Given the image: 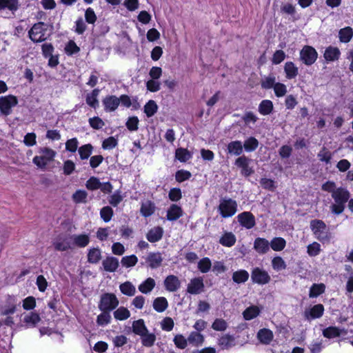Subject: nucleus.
<instances>
[{
  "label": "nucleus",
  "instance_id": "1",
  "mask_svg": "<svg viewBox=\"0 0 353 353\" xmlns=\"http://www.w3.org/2000/svg\"><path fill=\"white\" fill-rule=\"evenodd\" d=\"M332 197L334 201V203L330 205L332 213L336 215L342 214L346 203L350 201V192L345 188H339L332 194Z\"/></svg>",
  "mask_w": 353,
  "mask_h": 353
},
{
  "label": "nucleus",
  "instance_id": "2",
  "mask_svg": "<svg viewBox=\"0 0 353 353\" xmlns=\"http://www.w3.org/2000/svg\"><path fill=\"white\" fill-rule=\"evenodd\" d=\"M310 227L315 238L321 242L329 241L331 233L326 224L320 219H313L310 223Z\"/></svg>",
  "mask_w": 353,
  "mask_h": 353
},
{
  "label": "nucleus",
  "instance_id": "3",
  "mask_svg": "<svg viewBox=\"0 0 353 353\" xmlns=\"http://www.w3.org/2000/svg\"><path fill=\"white\" fill-rule=\"evenodd\" d=\"M39 152L41 154V156H35L32 162L38 168L41 169H46L48 163L54 160L56 156V152L49 148H41L39 149Z\"/></svg>",
  "mask_w": 353,
  "mask_h": 353
},
{
  "label": "nucleus",
  "instance_id": "4",
  "mask_svg": "<svg viewBox=\"0 0 353 353\" xmlns=\"http://www.w3.org/2000/svg\"><path fill=\"white\" fill-rule=\"evenodd\" d=\"M119 300L113 293H104L101 296L99 303V309L101 311L111 312L119 305Z\"/></svg>",
  "mask_w": 353,
  "mask_h": 353
},
{
  "label": "nucleus",
  "instance_id": "5",
  "mask_svg": "<svg viewBox=\"0 0 353 353\" xmlns=\"http://www.w3.org/2000/svg\"><path fill=\"white\" fill-rule=\"evenodd\" d=\"M218 210L223 218L232 216L237 211V203L232 199H223L220 201Z\"/></svg>",
  "mask_w": 353,
  "mask_h": 353
},
{
  "label": "nucleus",
  "instance_id": "6",
  "mask_svg": "<svg viewBox=\"0 0 353 353\" xmlns=\"http://www.w3.org/2000/svg\"><path fill=\"white\" fill-rule=\"evenodd\" d=\"M46 26L43 22L34 23L28 32L29 38L34 43L44 41L47 39L46 37Z\"/></svg>",
  "mask_w": 353,
  "mask_h": 353
},
{
  "label": "nucleus",
  "instance_id": "7",
  "mask_svg": "<svg viewBox=\"0 0 353 353\" xmlns=\"http://www.w3.org/2000/svg\"><path fill=\"white\" fill-rule=\"evenodd\" d=\"M18 103L16 97L13 95H8L0 97V111L1 112L8 116L11 114V109L14 107Z\"/></svg>",
  "mask_w": 353,
  "mask_h": 353
},
{
  "label": "nucleus",
  "instance_id": "8",
  "mask_svg": "<svg viewBox=\"0 0 353 353\" xmlns=\"http://www.w3.org/2000/svg\"><path fill=\"white\" fill-rule=\"evenodd\" d=\"M316 50L309 46H305L300 52L301 60L307 65L313 64L317 59Z\"/></svg>",
  "mask_w": 353,
  "mask_h": 353
},
{
  "label": "nucleus",
  "instance_id": "9",
  "mask_svg": "<svg viewBox=\"0 0 353 353\" xmlns=\"http://www.w3.org/2000/svg\"><path fill=\"white\" fill-rule=\"evenodd\" d=\"M251 279L254 283L265 285L270 281L271 278L265 270L259 268H255L251 272Z\"/></svg>",
  "mask_w": 353,
  "mask_h": 353
},
{
  "label": "nucleus",
  "instance_id": "10",
  "mask_svg": "<svg viewBox=\"0 0 353 353\" xmlns=\"http://www.w3.org/2000/svg\"><path fill=\"white\" fill-rule=\"evenodd\" d=\"M324 310L323 305L321 303L316 304L310 308L305 309L303 312V316L305 319L310 321L311 320L321 318L323 315Z\"/></svg>",
  "mask_w": 353,
  "mask_h": 353
},
{
  "label": "nucleus",
  "instance_id": "11",
  "mask_svg": "<svg viewBox=\"0 0 353 353\" xmlns=\"http://www.w3.org/2000/svg\"><path fill=\"white\" fill-rule=\"evenodd\" d=\"M250 161L251 159L245 155L241 156L235 160V165L241 168V173L245 176H249L254 172L252 168L249 166Z\"/></svg>",
  "mask_w": 353,
  "mask_h": 353
},
{
  "label": "nucleus",
  "instance_id": "12",
  "mask_svg": "<svg viewBox=\"0 0 353 353\" xmlns=\"http://www.w3.org/2000/svg\"><path fill=\"white\" fill-rule=\"evenodd\" d=\"M240 225L246 229H251L256 225L254 216L250 212H243L237 216Z\"/></svg>",
  "mask_w": 353,
  "mask_h": 353
},
{
  "label": "nucleus",
  "instance_id": "13",
  "mask_svg": "<svg viewBox=\"0 0 353 353\" xmlns=\"http://www.w3.org/2000/svg\"><path fill=\"white\" fill-rule=\"evenodd\" d=\"M204 284L201 277L194 278L190 280L187 287V292L191 294H198L203 291Z\"/></svg>",
  "mask_w": 353,
  "mask_h": 353
},
{
  "label": "nucleus",
  "instance_id": "14",
  "mask_svg": "<svg viewBox=\"0 0 353 353\" xmlns=\"http://www.w3.org/2000/svg\"><path fill=\"white\" fill-rule=\"evenodd\" d=\"M254 249L259 254H265L270 250V242L265 238L257 237L254 241Z\"/></svg>",
  "mask_w": 353,
  "mask_h": 353
},
{
  "label": "nucleus",
  "instance_id": "15",
  "mask_svg": "<svg viewBox=\"0 0 353 353\" xmlns=\"http://www.w3.org/2000/svg\"><path fill=\"white\" fill-rule=\"evenodd\" d=\"M164 285L165 289L169 292H176L181 286V282L179 278L174 275H169L164 280Z\"/></svg>",
  "mask_w": 353,
  "mask_h": 353
},
{
  "label": "nucleus",
  "instance_id": "16",
  "mask_svg": "<svg viewBox=\"0 0 353 353\" xmlns=\"http://www.w3.org/2000/svg\"><path fill=\"white\" fill-rule=\"evenodd\" d=\"M103 104L106 112L114 111L120 104V100L114 95H110L103 99Z\"/></svg>",
  "mask_w": 353,
  "mask_h": 353
},
{
  "label": "nucleus",
  "instance_id": "17",
  "mask_svg": "<svg viewBox=\"0 0 353 353\" xmlns=\"http://www.w3.org/2000/svg\"><path fill=\"white\" fill-rule=\"evenodd\" d=\"M256 337L261 343L269 345L273 340L274 334L270 330L262 328L258 331Z\"/></svg>",
  "mask_w": 353,
  "mask_h": 353
},
{
  "label": "nucleus",
  "instance_id": "18",
  "mask_svg": "<svg viewBox=\"0 0 353 353\" xmlns=\"http://www.w3.org/2000/svg\"><path fill=\"white\" fill-rule=\"evenodd\" d=\"M102 265L105 271L108 272H114L119 266V262L117 258L114 256H107L103 261Z\"/></svg>",
  "mask_w": 353,
  "mask_h": 353
},
{
  "label": "nucleus",
  "instance_id": "19",
  "mask_svg": "<svg viewBox=\"0 0 353 353\" xmlns=\"http://www.w3.org/2000/svg\"><path fill=\"white\" fill-rule=\"evenodd\" d=\"M163 258L160 252H150L146 258V262L152 269H155L161 265Z\"/></svg>",
  "mask_w": 353,
  "mask_h": 353
},
{
  "label": "nucleus",
  "instance_id": "20",
  "mask_svg": "<svg viewBox=\"0 0 353 353\" xmlns=\"http://www.w3.org/2000/svg\"><path fill=\"white\" fill-rule=\"evenodd\" d=\"M163 230L161 227L157 226L150 229L146 234V238L150 243H156L161 239Z\"/></svg>",
  "mask_w": 353,
  "mask_h": 353
},
{
  "label": "nucleus",
  "instance_id": "21",
  "mask_svg": "<svg viewBox=\"0 0 353 353\" xmlns=\"http://www.w3.org/2000/svg\"><path fill=\"white\" fill-rule=\"evenodd\" d=\"M7 305L2 310L1 314L3 316L14 314L17 307V299L15 296L8 295L6 301Z\"/></svg>",
  "mask_w": 353,
  "mask_h": 353
},
{
  "label": "nucleus",
  "instance_id": "22",
  "mask_svg": "<svg viewBox=\"0 0 353 353\" xmlns=\"http://www.w3.org/2000/svg\"><path fill=\"white\" fill-rule=\"evenodd\" d=\"M52 245L57 251H66L71 249L70 242L68 238L59 236L55 241H53Z\"/></svg>",
  "mask_w": 353,
  "mask_h": 353
},
{
  "label": "nucleus",
  "instance_id": "23",
  "mask_svg": "<svg viewBox=\"0 0 353 353\" xmlns=\"http://www.w3.org/2000/svg\"><path fill=\"white\" fill-rule=\"evenodd\" d=\"M227 150L228 154L239 156L243 151L242 143L240 141H231L227 145Z\"/></svg>",
  "mask_w": 353,
  "mask_h": 353
},
{
  "label": "nucleus",
  "instance_id": "24",
  "mask_svg": "<svg viewBox=\"0 0 353 353\" xmlns=\"http://www.w3.org/2000/svg\"><path fill=\"white\" fill-rule=\"evenodd\" d=\"M341 52L338 48L329 46L324 52V58L327 61H334L339 59Z\"/></svg>",
  "mask_w": 353,
  "mask_h": 353
},
{
  "label": "nucleus",
  "instance_id": "25",
  "mask_svg": "<svg viewBox=\"0 0 353 353\" xmlns=\"http://www.w3.org/2000/svg\"><path fill=\"white\" fill-rule=\"evenodd\" d=\"M236 239L232 232H225L219 239V243L225 247H232L236 243Z\"/></svg>",
  "mask_w": 353,
  "mask_h": 353
},
{
  "label": "nucleus",
  "instance_id": "26",
  "mask_svg": "<svg viewBox=\"0 0 353 353\" xmlns=\"http://www.w3.org/2000/svg\"><path fill=\"white\" fill-rule=\"evenodd\" d=\"M234 337L230 334H225L220 337L218 345L222 350H228L234 345Z\"/></svg>",
  "mask_w": 353,
  "mask_h": 353
},
{
  "label": "nucleus",
  "instance_id": "27",
  "mask_svg": "<svg viewBox=\"0 0 353 353\" xmlns=\"http://www.w3.org/2000/svg\"><path fill=\"white\" fill-rule=\"evenodd\" d=\"M182 216V209L176 204H172L167 212V219L169 221H176Z\"/></svg>",
  "mask_w": 353,
  "mask_h": 353
},
{
  "label": "nucleus",
  "instance_id": "28",
  "mask_svg": "<svg viewBox=\"0 0 353 353\" xmlns=\"http://www.w3.org/2000/svg\"><path fill=\"white\" fill-rule=\"evenodd\" d=\"M70 238L73 239L74 244L79 248H85L90 243V237L88 234H74Z\"/></svg>",
  "mask_w": 353,
  "mask_h": 353
},
{
  "label": "nucleus",
  "instance_id": "29",
  "mask_svg": "<svg viewBox=\"0 0 353 353\" xmlns=\"http://www.w3.org/2000/svg\"><path fill=\"white\" fill-rule=\"evenodd\" d=\"M19 8V0H0V10L7 8L14 13Z\"/></svg>",
  "mask_w": 353,
  "mask_h": 353
},
{
  "label": "nucleus",
  "instance_id": "30",
  "mask_svg": "<svg viewBox=\"0 0 353 353\" xmlns=\"http://www.w3.org/2000/svg\"><path fill=\"white\" fill-rule=\"evenodd\" d=\"M274 109L273 103L270 100H263L259 105L258 110L262 115L270 114Z\"/></svg>",
  "mask_w": 353,
  "mask_h": 353
},
{
  "label": "nucleus",
  "instance_id": "31",
  "mask_svg": "<svg viewBox=\"0 0 353 353\" xmlns=\"http://www.w3.org/2000/svg\"><path fill=\"white\" fill-rule=\"evenodd\" d=\"M284 71L286 74L285 77L288 79L295 78L299 73L298 68L292 61H288L285 63Z\"/></svg>",
  "mask_w": 353,
  "mask_h": 353
},
{
  "label": "nucleus",
  "instance_id": "32",
  "mask_svg": "<svg viewBox=\"0 0 353 353\" xmlns=\"http://www.w3.org/2000/svg\"><path fill=\"white\" fill-rule=\"evenodd\" d=\"M249 279V273L245 270H240L233 272L232 281L237 283H245Z\"/></svg>",
  "mask_w": 353,
  "mask_h": 353
},
{
  "label": "nucleus",
  "instance_id": "33",
  "mask_svg": "<svg viewBox=\"0 0 353 353\" xmlns=\"http://www.w3.org/2000/svg\"><path fill=\"white\" fill-rule=\"evenodd\" d=\"M353 37V30L351 27L347 26L341 28L339 32V38L341 42L347 43Z\"/></svg>",
  "mask_w": 353,
  "mask_h": 353
},
{
  "label": "nucleus",
  "instance_id": "34",
  "mask_svg": "<svg viewBox=\"0 0 353 353\" xmlns=\"http://www.w3.org/2000/svg\"><path fill=\"white\" fill-rule=\"evenodd\" d=\"M122 294L128 296H132L136 293V288L130 281H125L119 285Z\"/></svg>",
  "mask_w": 353,
  "mask_h": 353
},
{
  "label": "nucleus",
  "instance_id": "35",
  "mask_svg": "<svg viewBox=\"0 0 353 353\" xmlns=\"http://www.w3.org/2000/svg\"><path fill=\"white\" fill-rule=\"evenodd\" d=\"M40 320V316L37 313L30 312L24 316L23 321L28 327H34Z\"/></svg>",
  "mask_w": 353,
  "mask_h": 353
},
{
  "label": "nucleus",
  "instance_id": "36",
  "mask_svg": "<svg viewBox=\"0 0 353 353\" xmlns=\"http://www.w3.org/2000/svg\"><path fill=\"white\" fill-rule=\"evenodd\" d=\"M152 305L155 311L157 312H163L167 309L168 303L165 297L161 296L156 298L153 301Z\"/></svg>",
  "mask_w": 353,
  "mask_h": 353
},
{
  "label": "nucleus",
  "instance_id": "37",
  "mask_svg": "<svg viewBox=\"0 0 353 353\" xmlns=\"http://www.w3.org/2000/svg\"><path fill=\"white\" fill-rule=\"evenodd\" d=\"M154 210L155 205L152 201H146L142 203L141 207V213L143 216L148 217L151 216L154 212Z\"/></svg>",
  "mask_w": 353,
  "mask_h": 353
},
{
  "label": "nucleus",
  "instance_id": "38",
  "mask_svg": "<svg viewBox=\"0 0 353 353\" xmlns=\"http://www.w3.org/2000/svg\"><path fill=\"white\" fill-rule=\"evenodd\" d=\"M132 331L139 336H142L145 332H148L144 321L143 319L134 321L132 323Z\"/></svg>",
  "mask_w": 353,
  "mask_h": 353
},
{
  "label": "nucleus",
  "instance_id": "39",
  "mask_svg": "<svg viewBox=\"0 0 353 353\" xmlns=\"http://www.w3.org/2000/svg\"><path fill=\"white\" fill-rule=\"evenodd\" d=\"M192 157V153L185 148H179L175 151V158L180 162H186L191 159Z\"/></svg>",
  "mask_w": 353,
  "mask_h": 353
},
{
  "label": "nucleus",
  "instance_id": "40",
  "mask_svg": "<svg viewBox=\"0 0 353 353\" xmlns=\"http://www.w3.org/2000/svg\"><path fill=\"white\" fill-rule=\"evenodd\" d=\"M188 342L196 347L201 345L204 342L203 334L197 332H192L188 337Z\"/></svg>",
  "mask_w": 353,
  "mask_h": 353
},
{
  "label": "nucleus",
  "instance_id": "41",
  "mask_svg": "<svg viewBox=\"0 0 353 353\" xmlns=\"http://www.w3.org/2000/svg\"><path fill=\"white\" fill-rule=\"evenodd\" d=\"M259 144V141L255 137H250L244 141L243 148H244L246 152H253L258 148Z\"/></svg>",
  "mask_w": 353,
  "mask_h": 353
},
{
  "label": "nucleus",
  "instance_id": "42",
  "mask_svg": "<svg viewBox=\"0 0 353 353\" xmlns=\"http://www.w3.org/2000/svg\"><path fill=\"white\" fill-rule=\"evenodd\" d=\"M155 286V281L152 278H148L139 285V290L143 294H148Z\"/></svg>",
  "mask_w": 353,
  "mask_h": 353
},
{
  "label": "nucleus",
  "instance_id": "43",
  "mask_svg": "<svg viewBox=\"0 0 353 353\" xmlns=\"http://www.w3.org/2000/svg\"><path fill=\"white\" fill-rule=\"evenodd\" d=\"M260 310L256 305H252L246 308L243 312V318L250 321L259 315Z\"/></svg>",
  "mask_w": 353,
  "mask_h": 353
},
{
  "label": "nucleus",
  "instance_id": "44",
  "mask_svg": "<svg viewBox=\"0 0 353 353\" xmlns=\"http://www.w3.org/2000/svg\"><path fill=\"white\" fill-rule=\"evenodd\" d=\"M140 336L142 345L147 347H152L156 341L155 334L153 333H149L148 331L145 332L144 334Z\"/></svg>",
  "mask_w": 353,
  "mask_h": 353
},
{
  "label": "nucleus",
  "instance_id": "45",
  "mask_svg": "<svg viewBox=\"0 0 353 353\" xmlns=\"http://www.w3.org/2000/svg\"><path fill=\"white\" fill-rule=\"evenodd\" d=\"M286 245V241L281 237H274L270 243V247L274 251L283 250Z\"/></svg>",
  "mask_w": 353,
  "mask_h": 353
},
{
  "label": "nucleus",
  "instance_id": "46",
  "mask_svg": "<svg viewBox=\"0 0 353 353\" xmlns=\"http://www.w3.org/2000/svg\"><path fill=\"white\" fill-rule=\"evenodd\" d=\"M325 286L323 283H314L310 289L309 296L310 298L317 297L325 292Z\"/></svg>",
  "mask_w": 353,
  "mask_h": 353
},
{
  "label": "nucleus",
  "instance_id": "47",
  "mask_svg": "<svg viewBox=\"0 0 353 353\" xmlns=\"http://www.w3.org/2000/svg\"><path fill=\"white\" fill-rule=\"evenodd\" d=\"M101 258V252L99 248H92L88 253V261L90 263H97Z\"/></svg>",
  "mask_w": 353,
  "mask_h": 353
},
{
  "label": "nucleus",
  "instance_id": "48",
  "mask_svg": "<svg viewBox=\"0 0 353 353\" xmlns=\"http://www.w3.org/2000/svg\"><path fill=\"white\" fill-rule=\"evenodd\" d=\"M99 93V89H94L90 94H87L86 96V103L90 107L96 108L99 105V101L97 99V96Z\"/></svg>",
  "mask_w": 353,
  "mask_h": 353
},
{
  "label": "nucleus",
  "instance_id": "49",
  "mask_svg": "<svg viewBox=\"0 0 353 353\" xmlns=\"http://www.w3.org/2000/svg\"><path fill=\"white\" fill-rule=\"evenodd\" d=\"M341 330L334 326L328 327L323 330V335L327 339H333L340 336Z\"/></svg>",
  "mask_w": 353,
  "mask_h": 353
},
{
  "label": "nucleus",
  "instance_id": "50",
  "mask_svg": "<svg viewBox=\"0 0 353 353\" xmlns=\"http://www.w3.org/2000/svg\"><path fill=\"white\" fill-rule=\"evenodd\" d=\"M158 105L154 100H150L144 105V112L148 117H151L157 112Z\"/></svg>",
  "mask_w": 353,
  "mask_h": 353
},
{
  "label": "nucleus",
  "instance_id": "51",
  "mask_svg": "<svg viewBox=\"0 0 353 353\" xmlns=\"http://www.w3.org/2000/svg\"><path fill=\"white\" fill-rule=\"evenodd\" d=\"M130 316V311L124 307H120L114 312V317L117 320L123 321L128 319Z\"/></svg>",
  "mask_w": 353,
  "mask_h": 353
},
{
  "label": "nucleus",
  "instance_id": "52",
  "mask_svg": "<svg viewBox=\"0 0 353 353\" xmlns=\"http://www.w3.org/2000/svg\"><path fill=\"white\" fill-rule=\"evenodd\" d=\"M93 147L91 144H85L79 148V154L82 160L88 159L92 154Z\"/></svg>",
  "mask_w": 353,
  "mask_h": 353
},
{
  "label": "nucleus",
  "instance_id": "53",
  "mask_svg": "<svg viewBox=\"0 0 353 353\" xmlns=\"http://www.w3.org/2000/svg\"><path fill=\"white\" fill-rule=\"evenodd\" d=\"M102 313L98 315L97 319V323L99 325H108L111 320V316L110 314V312L103 310L101 311Z\"/></svg>",
  "mask_w": 353,
  "mask_h": 353
},
{
  "label": "nucleus",
  "instance_id": "54",
  "mask_svg": "<svg viewBox=\"0 0 353 353\" xmlns=\"http://www.w3.org/2000/svg\"><path fill=\"white\" fill-rule=\"evenodd\" d=\"M212 266L211 261L208 257H204L198 262V269L202 273L209 272Z\"/></svg>",
  "mask_w": 353,
  "mask_h": 353
},
{
  "label": "nucleus",
  "instance_id": "55",
  "mask_svg": "<svg viewBox=\"0 0 353 353\" xmlns=\"http://www.w3.org/2000/svg\"><path fill=\"white\" fill-rule=\"evenodd\" d=\"M138 261L137 257L134 254L123 256L121 259V265L125 268H131L136 265Z\"/></svg>",
  "mask_w": 353,
  "mask_h": 353
},
{
  "label": "nucleus",
  "instance_id": "56",
  "mask_svg": "<svg viewBox=\"0 0 353 353\" xmlns=\"http://www.w3.org/2000/svg\"><path fill=\"white\" fill-rule=\"evenodd\" d=\"M100 216L104 222H109L113 216V210L110 206H105L101 209Z\"/></svg>",
  "mask_w": 353,
  "mask_h": 353
},
{
  "label": "nucleus",
  "instance_id": "57",
  "mask_svg": "<svg viewBox=\"0 0 353 353\" xmlns=\"http://www.w3.org/2000/svg\"><path fill=\"white\" fill-rule=\"evenodd\" d=\"M272 265L274 270L280 271L285 270L287 267L285 262L281 256H275L272 260Z\"/></svg>",
  "mask_w": 353,
  "mask_h": 353
},
{
  "label": "nucleus",
  "instance_id": "58",
  "mask_svg": "<svg viewBox=\"0 0 353 353\" xmlns=\"http://www.w3.org/2000/svg\"><path fill=\"white\" fill-rule=\"evenodd\" d=\"M173 342L176 347L183 350L188 346V340L182 334H176L173 339Z\"/></svg>",
  "mask_w": 353,
  "mask_h": 353
},
{
  "label": "nucleus",
  "instance_id": "59",
  "mask_svg": "<svg viewBox=\"0 0 353 353\" xmlns=\"http://www.w3.org/2000/svg\"><path fill=\"white\" fill-rule=\"evenodd\" d=\"M88 194L85 190H77L72 194V199L76 203H86Z\"/></svg>",
  "mask_w": 353,
  "mask_h": 353
},
{
  "label": "nucleus",
  "instance_id": "60",
  "mask_svg": "<svg viewBox=\"0 0 353 353\" xmlns=\"http://www.w3.org/2000/svg\"><path fill=\"white\" fill-rule=\"evenodd\" d=\"M228 327L227 322L223 319H216L212 325V328L216 331H225Z\"/></svg>",
  "mask_w": 353,
  "mask_h": 353
},
{
  "label": "nucleus",
  "instance_id": "61",
  "mask_svg": "<svg viewBox=\"0 0 353 353\" xmlns=\"http://www.w3.org/2000/svg\"><path fill=\"white\" fill-rule=\"evenodd\" d=\"M317 157L321 161L329 163L332 159V154L325 147H323Z\"/></svg>",
  "mask_w": 353,
  "mask_h": 353
},
{
  "label": "nucleus",
  "instance_id": "62",
  "mask_svg": "<svg viewBox=\"0 0 353 353\" xmlns=\"http://www.w3.org/2000/svg\"><path fill=\"white\" fill-rule=\"evenodd\" d=\"M85 186L90 190H98L101 187V182L98 178L92 176L86 181Z\"/></svg>",
  "mask_w": 353,
  "mask_h": 353
},
{
  "label": "nucleus",
  "instance_id": "63",
  "mask_svg": "<svg viewBox=\"0 0 353 353\" xmlns=\"http://www.w3.org/2000/svg\"><path fill=\"white\" fill-rule=\"evenodd\" d=\"M65 51L68 55H72L78 53L80 51V48L74 41H70L65 48Z\"/></svg>",
  "mask_w": 353,
  "mask_h": 353
},
{
  "label": "nucleus",
  "instance_id": "64",
  "mask_svg": "<svg viewBox=\"0 0 353 353\" xmlns=\"http://www.w3.org/2000/svg\"><path fill=\"white\" fill-rule=\"evenodd\" d=\"M75 170V164L71 160H66L63 163V171L65 175H70Z\"/></svg>",
  "mask_w": 353,
  "mask_h": 353
}]
</instances>
